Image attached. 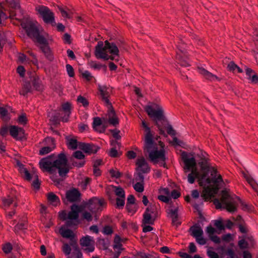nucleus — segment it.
Instances as JSON below:
<instances>
[{
    "label": "nucleus",
    "instance_id": "nucleus-1",
    "mask_svg": "<svg viewBox=\"0 0 258 258\" xmlns=\"http://www.w3.org/2000/svg\"><path fill=\"white\" fill-rule=\"evenodd\" d=\"M199 156L201 157L199 165L201 169V183H213L214 185L212 187L208 186L204 190L206 195L211 196L217 193L220 188V184L223 182L222 176L217 175V169L210 166L208 155L206 152L201 150Z\"/></svg>",
    "mask_w": 258,
    "mask_h": 258
},
{
    "label": "nucleus",
    "instance_id": "nucleus-2",
    "mask_svg": "<svg viewBox=\"0 0 258 258\" xmlns=\"http://www.w3.org/2000/svg\"><path fill=\"white\" fill-rule=\"evenodd\" d=\"M68 159L63 152L59 153L57 158L55 159V156L52 154L43 158L39 161L40 168L43 171L53 173L56 169H58L60 176L64 177L69 172V169L67 167Z\"/></svg>",
    "mask_w": 258,
    "mask_h": 258
},
{
    "label": "nucleus",
    "instance_id": "nucleus-3",
    "mask_svg": "<svg viewBox=\"0 0 258 258\" xmlns=\"http://www.w3.org/2000/svg\"><path fill=\"white\" fill-rule=\"evenodd\" d=\"M118 53L117 46L114 43L108 41H105L104 44L99 41L95 47V55L97 58L116 60L115 57L118 56Z\"/></svg>",
    "mask_w": 258,
    "mask_h": 258
},
{
    "label": "nucleus",
    "instance_id": "nucleus-4",
    "mask_svg": "<svg viewBox=\"0 0 258 258\" xmlns=\"http://www.w3.org/2000/svg\"><path fill=\"white\" fill-rule=\"evenodd\" d=\"M145 111L150 117L152 118L155 122V124L159 128L160 134L163 135L164 131L158 122L159 121L164 120L165 119L164 111L162 107L157 104L152 103L146 106Z\"/></svg>",
    "mask_w": 258,
    "mask_h": 258
},
{
    "label": "nucleus",
    "instance_id": "nucleus-5",
    "mask_svg": "<svg viewBox=\"0 0 258 258\" xmlns=\"http://www.w3.org/2000/svg\"><path fill=\"white\" fill-rule=\"evenodd\" d=\"M236 199L238 200L236 196L231 197L227 191L223 190L221 201L215 199L214 204L217 209H221L223 206L228 212H234L236 211Z\"/></svg>",
    "mask_w": 258,
    "mask_h": 258
},
{
    "label": "nucleus",
    "instance_id": "nucleus-6",
    "mask_svg": "<svg viewBox=\"0 0 258 258\" xmlns=\"http://www.w3.org/2000/svg\"><path fill=\"white\" fill-rule=\"evenodd\" d=\"M144 149L145 152L149 153V157L152 162H157L158 159L165 161L166 159L165 151L163 149L158 150L154 140L153 145L149 149L146 147V142H145Z\"/></svg>",
    "mask_w": 258,
    "mask_h": 258
},
{
    "label": "nucleus",
    "instance_id": "nucleus-7",
    "mask_svg": "<svg viewBox=\"0 0 258 258\" xmlns=\"http://www.w3.org/2000/svg\"><path fill=\"white\" fill-rule=\"evenodd\" d=\"M98 90L100 92V99L103 102L107 108L110 109L109 113L110 115H112L114 113V109L109 99L110 94L112 93V88L106 86L99 85Z\"/></svg>",
    "mask_w": 258,
    "mask_h": 258
},
{
    "label": "nucleus",
    "instance_id": "nucleus-8",
    "mask_svg": "<svg viewBox=\"0 0 258 258\" xmlns=\"http://www.w3.org/2000/svg\"><path fill=\"white\" fill-rule=\"evenodd\" d=\"M43 89V86L41 82H24L19 93L25 96L28 93H32L34 90L41 91Z\"/></svg>",
    "mask_w": 258,
    "mask_h": 258
},
{
    "label": "nucleus",
    "instance_id": "nucleus-9",
    "mask_svg": "<svg viewBox=\"0 0 258 258\" xmlns=\"http://www.w3.org/2000/svg\"><path fill=\"white\" fill-rule=\"evenodd\" d=\"M36 10L45 23L50 24L53 26L56 25L54 13L48 7L40 6L36 8Z\"/></svg>",
    "mask_w": 258,
    "mask_h": 258
},
{
    "label": "nucleus",
    "instance_id": "nucleus-10",
    "mask_svg": "<svg viewBox=\"0 0 258 258\" xmlns=\"http://www.w3.org/2000/svg\"><path fill=\"white\" fill-rule=\"evenodd\" d=\"M23 28L26 30L28 36L37 43L39 42V39L41 38H45L40 34L38 28L34 24H24Z\"/></svg>",
    "mask_w": 258,
    "mask_h": 258
},
{
    "label": "nucleus",
    "instance_id": "nucleus-11",
    "mask_svg": "<svg viewBox=\"0 0 258 258\" xmlns=\"http://www.w3.org/2000/svg\"><path fill=\"white\" fill-rule=\"evenodd\" d=\"M112 187L114 189V193L117 197L116 198V208L119 209H122L125 204V191L123 188L119 186L113 185Z\"/></svg>",
    "mask_w": 258,
    "mask_h": 258
},
{
    "label": "nucleus",
    "instance_id": "nucleus-12",
    "mask_svg": "<svg viewBox=\"0 0 258 258\" xmlns=\"http://www.w3.org/2000/svg\"><path fill=\"white\" fill-rule=\"evenodd\" d=\"M178 51L176 52V61L181 66L187 67L190 66L187 52L184 48L178 45Z\"/></svg>",
    "mask_w": 258,
    "mask_h": 258
},
{
    "label": "nucleus",
    "instance_id": "nucleus-13",
    "mask_svg": "<svg viewBox=\"0 0 258 258\" xmlns=\"http://www.w3.org/2000/svg\"><path fill=\"white\" fill-rule=\"evenodd\" d=\"M88 204L90 211L92 214H96L102 210V207L105 204V202L103 199L94 197L89 200Z\"/></svg>",
    "mask_w": 258,
    "mask_h": 258
},
{
    "label": "nucleus",
    "instance_id": "nucleus-14",
    "mask_svg": "<svg viewBox=\"0 0 258 258\" xmlns=\"http://www.w3.org/2000/svg\"><path fill=\"white\" fill-rule=\"evenodd\" d=\"M39 47L44 54L45 57L49 61L53 59V55L48 44V42L45 38H41L39 39Z\"/></svg>",
    "mask_w": 258,
    "mask_h": 258
},
{
    "label": "nucleus",
    "instance_id": "nucleus-15",
    "mask_svg": "<svg viewBox=\"0 0 258 258\" xmlns=\"http://www.w3.org/2000/svg\"><path fill=\"white\" fill-rule=\"evenodd\" d=\"M80 244L82 247H86L84 250L87 252H93L95 249V241L93 238L90 236L86 235L82 237L80 240Z\"/></svg>",
    "mask_w": 258,
    "mask_h": 258
},
{
    "label": "nucleus",
    "instance_id": "nucleus-16",
    "mask_svg": "<svg viewBox=\"0 0 258 258\" xmlns=\"http://www.w3.org/2000/svg\"><path fill=\"white\" fill-rule=\"evenodd\" d=\"M181 156L184 164V169L190 171L191 168L196 167L197 163L194 157H190L189 155L185 151L181 153Z\"/></svg>",
    "mask_w": 258,
    "mask_h": 258
},
{
    "label": "nucleus",
    "instance_id": "nucleus-17",
    "mask_svg": "<svg viewBox=\"0 0 258 258\" xmlns=\"http://www.w3.org/2000/svg\"><path fill=\"white\" fill-rule=\"evenodd\" d=\"M142 125L145 128L146 132L145 135L144 143L146 142V147L147 149L151 148L153 143V135L151 132L150 128L147 125L145 121H142Z\"/></svg>",
    "mask_w": 258,
    "mask_h": 258
},
{
    "label": "nucleus",
    "instance_id": "nucleus-18",
    "mask_svg": "<svg viewBox=\"0 0 258 258\" xmlns=\"http://www.w3.org/2000/svg\"><path fill=\"white\" fill-rule=\"evenodd\" d=\"M10 135L14 139L22 140L24 138L25 131L22 127L11 125L9 128Z\"/></svg>",
    "mask_w": 258,
    "mask_h": 258
},
{
    "label": "nucleus",
    "instance_id": "nucleus-19",
    "mask_svg": "<svg viewBox=\"0 0 258 258\" xmlns=\"http://www.w3.org/2000/svg\"><path fill=\"white\" fill-rule=\"evenodd\" d=\"M66 198L70 203L76 202L80 200L81 193L78 189L73 188L66 191Z\"/></svg>",
    "mask_w": 258,
    "mask_h": 258
},
{
    "label": "nucleus",
    "instance_id": "nucleus-20",
    "mask_svg": "<svg viewBox=\"0 0 258 258\" xmlns=\"http://www.w3.org/2000/svg\"><path fill=\"white\" fill-rule=\"evenodd\" d=\"M79 149L85 153L90 154L96 153L99 148L98 146L93 144L81 142L79 144Z\"/></svg>",
    "mask_w": 258,
    "mask_h": 258
},
{
    "label": "nucleus",
    "instance_id": "nucleus-21",
    "mask_svg": "<svg viewBox=\"0 0 258 258\" xmlns=\"http://www.w3.org/2000/svg\"><path fill=\"white\" fill-rule=\"evenodd\" d=\"M81 212L80 206L74 204L71 206V211L68 214L67 218L69 220H77L79 218V214Z\"/></svg>",
    "mask_w": 258,
    "mask_h": 258
},
{
    "label": "nucleus",
    "instance_id": "nucleus-22",
    "mask_svg": "<svg viewBox=\"0 0 258 258\" xmlns=\"http://www.w3.org/2000/svg\"><path fill=\"white\" fill-rule=\"evenodd\" d=\"M136 164L143 173H147L150 171V168L144 157L138 158Z\"/></svg>",
    "mask_w": 258,
    "mask_h": 258
},
{
    "label": "nucleus",
    "instance_id": "nucleus-23",
    "mask_svg": "<svg viewBox=\"0 0 258 258\" xmlns=\"http://www.w3.org/2000/svg\"><path fill=\"white\" fill-rule=\"evenodd\" d=\"M93 127L96 131L99 133H104L106 129V126L102 124V120L99 117L94 118Z\"/></svg>",
    "mask_w": 258,
    "mask_h": 258
},
{
    "label": "nucleus",
    "instance_id": "nucleus-24",
    "mask_svg": "<svg viewBox=\"0 0 258 258\" xmlns=\"http://www.w3.org/2000/svg\"><path fill=\"white\" fill-rule=\"evenodd\" d=\"M71 104L68 102L63 103L61 105V110L64 113V116L62 117L63 122H68L71 113Z\"/></svg>",
    "mask_w": 258,
    "mask_h": 258
},
{
    "label": "nucleus",
    "instance_id": "nucleus-25",
    "mask_svg": "<svg viewBox=\"0 0 258 258\" xmlns=\"http://www.w3.org/2000/svg\"><path fill=\"white\" fill-rule=\"evenodd\" d=\"M66 144L68 148L71 150H76L78 147L79 148V144L76 137L67 136L66 137Z\"/></svg>",
    "mask_w": 258,
    "mask_h": 258
},
{
    "label": "nucleus",
    "instance_id": "nucleus-26",
    "mask_svg": "<svg viewBox=\"0 0 258 258\" xmlns=\"http://www.w3.org/2000/svg\"><path fill=\"white\" fill-rule=\"evenodd\" d=\"M3 207L5 209L9 208L11 205L14 207H17V203L16 198L14 197L8 196L7 197L2 198Z\"/></svg>",
    "mask_w": 258,
    "mask_h": 258
},
{
    "label": "nucleus",
    "instance_id": "nucleus-27",
    "mask_svg": "<svg viewBox=\"0 0 258 258\" xmlns=\"http://www.w3.org/2000/svg\"><path fill=\"white\" fill-rule=\"evenodd\" d=\"M244 70L246 75V78L250 81H258V75L257 73L251 68L244 66L243 70Z\"/></svg>",
    "mask_w": 258,
    "mask_h": 258
},
{
    "label": "nucleus",
    "instance_id": "nucleus-28",
    "mask_svg": "<svg viewBox=\"0 0 258 258\" xmlns=\"http://www.w3.org/2000/svg\"><path fill=\"white\" fill-rule=\"evenodd\" d=\"M59 233L63 238H69L72 242H74L75 234L72 230L62 226L59 229Z\"/></svg>",
    "mask_w": 258,
    "mask_h": 258
},
{
    "label": "nucleus",
    "instance_id": "nucleus-29",
    "mask_svg": "<svg viewBox=\"0 0 258 258\" xmlns=\"http://www.w3.org/2000/svg\"><path fill=\"white\" fill-rule=\"evenodd\" d=\"M168 214L172 219L173 225L178 226L180 224V222L178 221V209L177 208L168 209Z\"/></svg>",
    "mask_w": 258,
    "mask_h": 258
},
{
    "label": "nucleus",
    "instance_id": "nucleus-30",
    "mask_svg": "<svg viewBox=\"0 0 258 258\" xmlns=\"http://www.w3.org/2000/svg\"><path fill=\"white\" fill-rule=\"evenodd\" d=\"M198 70L199 73L203 75L206 79L213 81L218 79V77L216 75H213L211 73L208 72L202 67H198Z\"/></svg>",
    "mask_w": 258,
    "mask_h": 258
},
{
    "label": "nucleus",
    "instance_id": "nucleus-31",
    "mask_svg": "<svg viewBox=\"0 0 258 258\" xmlns=\"http://www.w3.org/2000/svg\"><path fill=\"white\" fill-rule=\"evenodd\" d=\"M189 230L191 232V235L195 238L203 234V231L200 226L194 225L190 228Z\"/></svg>",
    "mask_w": 258,
    "mask_h": 258
},
{
    "label": "nucleus",
    "instance_id": "nucleus-32",
    "mask_svg": "<svg viewBox=\"0 0 258 258\" xmlns=\"http://www.w3.org/2000/svg\"><path fill=\"white\" fill-rule=\"evenodd\" d=\"M227 69L230 72L234 73H241L243 72V68L238 66L233 61H230L227 65Z\"/></svg>",
    "mask_w": 258,
    "mask_h": 258
},
{
    "label": "nucleus",
    "instance_id": "nucleus-33",
    "mask_svg": "<svg viewBox=\"0 0 258 258\" xmlns=\"http://www.w3.org/2000/svg\"><path fill=\"white\" fill-rule=\"evenodd\" d=\"M48 202L54 206H56L60 203L59 198L53 192H49L47 195Z\"/></svg>",
    "mask_w": 258,
    "mask_h": 258
},
{
    "label": "nucleus",
    "instance_id": "nucleus-34",
    "mask_svg": "<svg viewBox=\"0 0 258 258\" xmlns=\"http://www.w3.org/2000/svg\"><path fill=\"white\" fill-rule=\"evenodd\" d=\"M156 218L149 214V213L145 212L143 215V223L145 224L153 225L156 220Z\"/></svg>",
    "mask_w": 258,
    "mask_h": 258
},
{
    "label": "nucleus",
    "instance_id": "nucleus-35",
    "mask_svg": "<svg viewBox=\"0 0 258 258\" xmlns=\"http://www.w3.org/2000/svg\"><path fill=\"white\" fill-rule=\"evenodd\" d=\"M89 66L90 68L95 70H103L104 71H105L107 69V67L105 65L102 64L95 61H90L89 62Z\"/></svg>",
    "mask_w": 258,
    "mask_h": 258
},
{
    "label": "nucleus",
    "instance_id": "nucleus-36",
    "mask_svg": "<svg viewBox=\"0 0 258 258\" xmlns=\"http://www.w3.org/2000/svg\"><path fill=\"white\" fill-rule=\"evenodd\" d=\"M146 212L149 213L153 217L157 218L158 216V210L157 207L155 205H152L148 207L146 211Z\"/></svg>",
    "mask_w": 258,
    "mask_h": 258
},
{
    "label": "nucleus",
    "instance_id": "nucleus-37",
    "mask_svg": "<svg viewBox=\"0 0 258 258\" xmlns=\"http://www.w3.org/2000/svg\"><path fill=\"white\" fill-rule=\"evenodd\" d=\"M110 110L109 108H108V122L110 124H112L114 126H116L118 124V118L115 116V112L114 110V113L112 115L110 114Z\"/></svg>",
    "mask_w": 258,
    "mask_h": 258
},
{
    "label": "nucleus",
    "instance_id": "nucleus-38",
    "mask_svg": "<svg viewBox=\"0 0 258 258\" xmlns=\"http://www.w3.org/2000/svg\"><path fill=\"white\" fill-rule=\"evenodd\" d=\"M244 176L252 188L258 192V184L255 182L253 179L250 177V176L246 174H244Z\"/></svg>",
    "mask_w": 258,
    "mask_h": 258
},
{
    "label": "nucleus",
    "instance_id": "nucleus-39",
    "mask_svg": "<svg viewBox=\"0 0 258 258\" xmlns=\"http://www.w3.org/2000/svg\"><path fill=\"white\" fill-rule=\"evenodd\" d=\"M20 168V172L23 174L24 178L27 180L30 181L32 179V176L28 170L22 164L21 165Z\"/></svg>",
    "mask_w": 258,
    "mask_h": 258
},
{
    "label": "nucleus",
    "instance_id": "nucleus-40",
    "mask_svg": "<svg viewBox=\"0 0 258 258\" xmlns=\"http://www.w3.org/2000/svg\"><path fill=\"white\" fill-rule=\"evenodd\" d=\"M98 244L101 248L107 249L109 246L110 242L108 239H100L98 240Z\"/></svg>",
    "mask_w": 258,
    "mask_h": 258
},
{
    "label": "nucleus",
    "instance_id": "nucleus-41",
    "mask_svg": "<svg viewBox=\"0 0 258 258\" xmlns=\"http://www.w3.org/2000/svg\"><path fill=\"white\" fill-rule=\"evenodd\" d=\"M237 198L238 199H238L236 200V207L237 206V204H238L237 202H239L241 204V209L243 211H249L251 210V206L250 205H247V204L244 203V202L241 201V200L239 198H238L237 197Z\"/></svg>",
    "mask_w": 258,
    "mask_h": 258
},
{
    "label": "nucleus",
    "instance_id": "nucleus-42",
    "mask_svg": "<svg viewBox=\"0 0 258 258\" xmlns=\"http://www.w3.org/2000/svg\"><path fill=\"white\" fill-rule=\"evenodd\" d=\"M190 171H191V173H193V175L194 176H195V177H196L197 178L199 179L200 184H201V185L202 186L203 185L210 184V183H205L204 182L201 183V174L200 175L199 172L197 171L196 167L193 168H191Z\"/></svg>",
    "mask_w": 258,
    "mask_h": 258
},
{
    "label": "nucleus",
    "instance_id": "nucleus-43",
    "mask_svg": "<svg viewBox=\"0 0 258 258\" xmlns=\"http://www.w3.org/2000/svg\"><path fill=\"white\" fill-rule=\"evenodd\" d=\"M54 148V146H53L52 147H51L49 146H46V147H42L39 150V155H44L50 153L51 151H52Z\"/></svg>",
    "mask_w": 258,
    "mask_h": 258
},
{
    "label": "nucleus",
    "instance_id": "nucleus-44",
    "mask_svg": "<svg viewBox=\"0 0 258 258\" xmlns=\"http://www.w3.org/2000/svg\"><path fill=\"white\" fill-rule=\"evenodd\" d=\"M94 214H92L91 212H89L87 211H84L82 213V218L86 220L88 222L91 221L93 219V215Z\"/></svg>",
    "mask_w": 258,
    "mask_h": 258
},
{
    "label": "nucleus",
    "instance_id": "nucleus-45",
    "mask_svg": "<svg viewBox=\"0 0 258 258\" xmlns=\"http://www.w3.org/2000/svg\"><path fill=\"white\" fill-rule=\"evenodd\" d=\"M77 102L78 103L82 104V105L85 107H87L89 105L88 101L85 97L81 95H80L78 97Z\"/></svg>",
    "mask_w": 258,
    "mask_h": 258
},
{
    "label": "nucleus",
    "instance_id": "nucleus-46",
    "mask_svg": "<svg viewBox=\"0 0 258 258\" xmlns=\"http://www.w3.org/2000/svg\"><path fill=\"white\" fill-rule=\"evenodd\" d=\"M27 224L26 222L18 223L15 227L14 230L17 232L19 230H23L27 228Z\"/></svg>",
    "mask_w": 258,
    "mask_h": 258
},
{
    "label": "nucleus",
    "instance_id": "nucleus-47",
    "mask_svg": "<svg viewBox=\"0 0 258 258\" xmlns=\"http://www.w3.org/2000/svg\"><path fill=\"white\" fill-rule=\"evenodd\" d=\"M134 188L136 191L139 192H143L144 189L143 184L141 182H137L134 185Z\"/></svg>",
    "mask_w": 258,
    "mask_h": 258
},
{
    "label": "nucleus",
    "instance_id": "nucleus-48",
    "mask_svg": "<svg viewBox=\"0 0 258 258\" xmlns=\"http://www.w3.org/2000/svg\"><path fill=\"white\" fill-rule=\"evenodd\" d=\"M109 173L112 177L119 178L121 177L122 173L118 170H115L111 169L109 170Z\"/></svg>",
    "mask_w": 258,
    "mask_h": 258
},
{
    "label": "nucleus",
    "instance_id": "nucleus-49",
    "mask_svg": "<svg viewBox=\"0 0 258 258\" xmlns=\"http://www.w3.org/2000/svg\"><path fill=\"white\" fill-rule=\"evenodd\" d=\"M135 202V197L133 195H130L127 198V203L126 205V208L129 209L130 205H133Z\"/></svg>",
    "mask_w": 258,
    "mask_h": 258
},
{
    "label": "nucleus",
    "instance_id": "nucleus-50",
    "mask_svg": "<svg viewBox=\"0 0 258 258\" xmlns=\"http://www.w3.org/2000/svg\"><path fill=\"white\" fill-rule=\"evenodd\" d=\"M82 76L83 78L86 79L87 81H90L93 78L91 74L88 71H85L82 72Z\"/></svg>",
    "mask_w": 258,
    "mask_h": 258
},
{
    "label": "nucleus",
    "instance_id": "nucleus-51",
    "mask_svg": "<svg viewBox=\"0 0 258 258\" xmlns=\"http://www.w3.org/2000/svg\"><path fill=\"white\" fill-rule=\"evenodd\" d=\"M2 249L5 253H9L12 250V246L11 243H7L3 245Z\"/></svg>",
    "mask_w": 258,
    "mask_h": 258
},
{
    "label": "nucleus",
    "instance_id": "nucleus-52",
    "mask_svg": "<svg viewBox=\"0 0 258 258\" xmlns=\"http://www.w3.org/2000/svg\"><path fill=\"white\" fill-rule=\"evenodd\" d=\"M9 131V129L6 125L2 126L0 130V135L3 137H6L8 135Z\"/></svg>",
    "mask_w": 258,
    "mask_h": 258
},
{
    "label": "nucleus",
    "instance_id": "nucleus-53",
    "mask_svg": "<svg viewBox=\"0 0 258 258\" xmlns=\"http://www.w3.org/2000/svg\"><path fill=\"white\" fill-rule=\"evenodd\" d=\"M62 16L64 18L70 19L72 17L71 14L66 11L63 8L61 7L58 8Z\"/></svg>",
    "mask_w": 258,
    "mask_h": 258
},
{
    "label": "nucleus",
    "instance_id": "nucleus-54",
    "mask_svg": "<svg viewBox=\"0 0 258 258\" xmlns=\"http://www.w3.org/2000/svg\"><path fill=\"white\" fill-rule=\"evenodd\" d=\"M66 69L69 77H73L74 76V70L73 67L69 64H67L66 65Z\"/></svg>",
    "mask_w": 258,
    "mask_h": 258
},
{
    "label": "nucleus",
    "instance_id": "nucleus-55",
    "mask_svg": "<svg viewBox=\"0 0 258 258\" xmlns=\"http://www.w3.org/2000/svg\"><path fill=\"white\" fill-rule=\"evenodd\" d=\"M8 115V110L3 107H0V115L3 119L5 118Z\"/></svg>",
    "mask_w": 258,
    "mask_h": 258
},
{
    "label": "nucleus",
    "instance_id": "nucleus-56",
    "mask_svg": "<svg viewBox=\"0 0 258 258\" xmlns=\"http://www.w3.org/2000/svg\"><path fill=\"white\" fill-rule=\"evenodd\" d=\"M109 155L111 157L115 158L119 156V154L115 148L113 147L111 148L109 152Z\"/></svg>",
    "mask_w": 258,
    "mask_h": 258
},
{
    "label": "nucleus",
    "instance_id": "nucleus-57",
    "mask_svg": "<svg viewBox=\"0 0 258 258\" xmlns=\"http://www.w3.org/2000/svg\"><path fill=\"white\" fill-rule=\"evenodd\" d=\"M73 255H74L76 258H82V253L77 246L74 248Z\"/></svg>",
    "mask_w": 258,
    "mask_h": 258
},
{
    "label": "nucleus",
    "instance_id": "nucleus-58",
    "mask_svg": "<svg viewBox=\"0 0 258 258\" xmlns=\"http://www.w3.org/2000/svg\"><path fill=\"white\" fill-rule=\"evenodd\" d=\"M103 233L107 235H111L113 233L112 228L110 226H105L103 228Z\"/></svg>",
    "mask_w": 258,
    "mask_h": 258
},
{
    "label": "nucleus",
    "instance_id": "nucleus-59",
    "mask_svg": "<svg viewBox=\"0 0 258 258\" xmlns=\"http://www.w3.org/2000/svg\"><path fill=\"white\" fill-rule=\"evenodd\" d=\"M214 225L220 230H224L225 229L223 222L220 220H216Z\"/></svg>",
    "mask_w": 258,
    "mask_h": 258
},
{
    "label": "nucleus",
    "instance_id": "nucleus-60",
    "mask_svg": "<svg viewBox=\"0 0 258 258\" xmlns=\"http://www.w3.org/2000/svg\"><path fill=\"white\" fill-rule=\"evenodd\" d=\"M73 156L78 159H83L85 157V155L83 153L80 151H77L75 152L73 154Z\"/></svg>",
    "mask_w": 258,
    "mask_h": 258
},
{
    "label": "nucleus",
    "instance_id": "nucleus-61",
    "mask_svg": "<svg viewBox=\"0 0 258 258\" xmlns=\"http://www.w3.org/2000/svg\"><path fill=\"white\" fill-rule=\"evenodd\" d=\"M238 246L240 249H245L247 247V242L244 239H241L238 241Z\"/></svg>",
    "mask_w": 258,
    "mask_h": 258
},
{
    "label": "nucleus",
    "instance_id": "nucleus-62",
    "mask_svg": "<svg viewBox=\"0 0 258 258\" xmlns=\"http://www.w3.org/2000/svg\"><path fill=\"white\" fill-rule=\"evenodd\" d=\"M62 251L66 255L70 254L71 248L68 244L66 243L63 245Z\"/></svg>",
    "mask_w": 258,
    "mask_h": 258
},
{
    "label": "nucleus",
    "instance_id": "nucleus-63",
    "mask_svg": "<svg viewBox=\"0 0 258 258\" xmlns=\"http://www.w3.org/2000/svg\"><path fill=\"white\" fill-rule=\"evenodd\" d=\"M207 254L210 258H219L218 253L213 250H208Z\"/></svg>",
    "mask_w": 258,
    "mask_h": 258
},
{
    "label": "nucleus",
    "instance_id": "nucleus-64",
    "mask_svg": "<svg viewBox=\"0 0 258 258\" xmlns=\"http://www.w3.org/2000/svg\"><path fill=\"white\" fill-rule=\"evenodd\" d=\"M226 255L228 256V258H234L235 257V252L233 249L232 248H228L226 251Z\"/></svg>",
    "mask_w": 258,
    "mask_h": 258
}]
</instances>
